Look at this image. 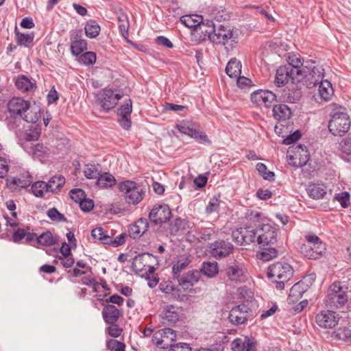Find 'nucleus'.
<instances>
[{
  "label": "nucleus",
  "mask_w": 351,
  "mask_h": 351,
  "mask_svg": "<svg viewBox=\"0 0 351 351\" xmlns=\"http://www.w3.org/2000/svg\"><path fill=\"white\" fill-rule=\"evenodd\" d=\"M171 216V212L167 205L155 206L149 214V218L155 225H160L168 221Z\"/></svg>",
  "instance_id": "21"
},
{
  "label": "nucleus",
  "mask_w": 351,
  "mask_h": 351,
  "mask_svg": "<svg viewBox=\"0 0 351 351\" xmlns=\"http://www.w3.org/2000/svg\"><path fill=\"white\" fill-rule=\"evenodd\" d=\"M44 232L37 236L36 233L27 232L26 230L19 228L14 232L12 234V241L15 243L23 241L26 244L32 245L37 248L43 249L44 242Z\"/></svg>",
  "instance_id": "11"
},
{
  "label": "nucleus",
  "mask_w": 351,
  "mask_h": 351,
  "mask_svg": "<svg viewBox=\"0 0 351 351\" xmlns=\"http://www.w3.org/2000/svg\"><path fill=\"white\" fill-rule=\"evenodd\" d=\"M278 254V251L274 247H264L257 253V258L263 261H269L274 258H276Z\"/></svg>",
  "instance_id": "50"
},
{
  "label": "nucleus",
  "mask_w": 351,
  "mask_h": 351,
  "mask_svg": "<svg viewBox=\"0 0 351 351\" xmlns=\"http://www.w3.org/2000/svg\"><path fill=\"white\" fill-rule=\"evenodd\" d=\"M308 289V284H304L302 280H300L291 288L288 300L290 302H298Z\"/></svg>",
  "instance_id": "31"
},
{
  "label": "nucleus",
  "mask_w": 351,
  "mask_h": 351,
  "mask_svg": "<svg viewBox=\"0 0 351 351\" xmlns=\"http://www.w3.org/2000/svg\"><path fill=\"white\" fill-rule=\"evenodd\" d=\"M76 203H78L80 208L84 212L90 211L94 207L93 199H73Z\"/></svg>",
  "instance_id": "58"
},
{
  "label": "nucleus",
  "mask_w": 351,
  "mask_h": 351,
  "mask_svg": "<svg viewBox=\"0 0 351 351\" xmlns=\"http://www.w3.org/2000/svg\"><path fill=\"white\" fill-rule=\"evenodd\" d=\"M142 199H125V202H118L107 206L104 210L106 213L119 214L132 210L130 204L134 206L140 203Z\"/></svg>",
  "instance_id": "25"
},
{
  "label": "nucleus",
  "mask_w": 351,
  "mask_h": 351,
  "mask_svg": "<svg viewBox=\"0 0 351 351\" xmlns=\"http://www.w3.org/2000/svg\"><path fill=\"white\" fill-rule=\"evenodd\" d=\"M226 74L231 78H236L241 73V63L236 58H232L226 67Z\"/></svg>",
  "instance_id": "40"
},
{
  "label": "nucleus",
  "mask_w": 351,
  "mask_h": 351,
  "mask_svg": "<svg viewBox=\"0 0 351 351\" xmlns=\"http://www.w3.org/2000/svg\"><path fill=\"white\" fill-rule=\"evenodd\" d=\"M215 31L216 27L213 21L209 19L204 21L202 16V22L198 25L196 32L200 34L201 37L205 39L206 36L209 38V36Z\"/></svg>",
  "instance_id": "35"
},
{
  "label": "nucleus",
  "mask_w": 351,
  "mask_h": 351,
  "mask_svg": "<svg viewBox=\"0 0 351 351\" xmlns=\"http://www.w3.org/2000/svg\"><path fill=\"white\" fill-rule=\"evenodd\" d=\"M122 97V94L115 93L113 90L107 88L102 89L96 96L100 106L106 112L113 109Z\"/></svg>",
  "instance_id": "12"
},
{
  "label": "nucleus",
  "mask_w": 351,
  "mask_h": 351,
  "mask_svg": "<svg viewBox=\"0 0 351 351\" xmlns=\"http://www.w3.org/2000/svg\"><path fill=\"white\" fill-rule=\"evenodd\" d=\"M186 227H189V221L185 219H182L180 218H177L173 224L171 225L170 228V232L171 233L176 234L180 230H184Z\"/></svg>",
  "instance_id": "57"
},
{
  "label": "nucleus",
  "mask_w": 351,
  "mask_h": 351,
  "mask_svg": "<svg viewBox=\"0 0 351 351\" xmlns=\"http://www.w3.org/2000/svg\"><path fill=\"white\" fill-rule=\"evenodd\" d=\"M47 217L55 223L67 222L64 215L60 213L56 208H52L47 210Z\"/></svg>",
  "instance_id": "53"
},
{
  "label": "nucleus",
  "mask_w": 351,
  "mask_h": 351,
  "mask_svg": "<svg viewBox=\"0 0 351 351\" xmlns=\"http://www.w3.org/2000/svg\"><path fill=\"white\" fill-rule=\"evenodd\" d=\"M32 158L34 160H38L40 163L44 160V145L43 143H37L32 147Z\"/></svg>",
  "instance_id": "55"
},
{
  "label": "nucleus",
  "mask_w": 351,
  "mask_h": 351,
  "mask_svg": "<svg viewBox=\"0 0 351 351\" xmlns=\"http://www.w3.org/2000/svg\"><path fill=\"white\" fill-rule=\"evenodd\" d=\"M190 261L188 258H182L179 259L172 267V273L173 279L180 278V274L189 265Z\"/></svg>",
  "instance_id": "49"
},
{
  "label": "nucleus",
  "mask_w": 351,
  "mask_h": 351,
  "mask_svg": "<svg viewBox=\"0 0 351 351\" xmlns=\"http://www.w3.org/2000/svg\"><path fill=\"white\" fill-rule=\"evenodd\" d=\"M78 36L77 32H72L71 33V51L74 56H79L87 49L86 41L84 39H78Z\"/></svg>",
  "instance_id": "29"
},
{
  "label": "nucleus",
  "mask_w": 351,
  "mask_h": 351,
  "mask_svg": "<svg viewBox=\"0 0 351 351\" xmlns=\"http://www.w3.org/2000/svg\"><path fill=\"white\" fill-rule=\"evenodd\" d=\"M256 169L265 180H267L269 181L274 180V172L267 170V167L265 164L262 162L257 163Z\"/></svg>",
  "instance_id": "52"
},
{
  "label": "nucleus",
  "mask_w": 351,
  "mask_h": 351,
  "mask_svg": "<svg viewBox=\"0 0 351 351\" xmlns=\"http://www.w3.org/2000/svg\"><path fill=\"white\" fill-rule=\"evenodd\" d=\"M86 36L90 38H96L101 30L99 25L95 20H89L84 27Z\"/></svg>",
  "instance_id": "47"
},
{
  "label": "nucleus",
  "mask_w": 351,
  "mask_h": 351,
  "mask_svg": "<svg viewBox=\"0 0 351 351\" xmlns=\"http://www.w3.org/2000/svg\"><path fill=\"white\" fill-rule=\"evenodd\" d=\"M15 85L23 93L32 92L36 88L35 82H32L29 78L23 75H19L16 78Z\"/></svg>",
  "instance_id": "33"
},
{
  "label": "nucleus",
  "mask_w": 351,
  "mask_h": 351,
  "mask_svg": "<svg viewBox=\"0 0 351 351\" xmlns=\"http://www.w3.org/2000/svg\"><path fill=\"white\" fill-rule=\"evenodd\" d=\"M40 117V110L36 106L29 107V110H25V113L23 114V118L27 123H36Z\"/></svg>",
  "instance_id": "48"
},
{
  "label": "nucleus",
  "mask_w": 351,
  "mask_h": 351,
  "mask_svg": "<svg viewBox=\"0 0 351 351\" xmlns=\"http://www.w3.org/2000/svg\"><path fill=\"white\" fill-rule=\"evenodd\" d=\"M341 152L347 155H351V134H349L340 143Z\"/></svg>",
  "instance_id": "61"
},
{
  "label": "nucleus",
  "mask_w": 351,
  "mask_h": 351,
  "mask_svg": "<svg viewBox=\"0 0 351 351\" xmlns=\"http://www.w3.org/2000/svg\"><path fill=\"white\" fill-rule=\"evenodd\" d=\"M200 272L197 270H191L177 279L179 286L184 291H188L191 295L198 294L202 292L200 287H194L200 280Z\"/></svg>",
  "instance_id": "9"
},
{
  "label": "nucleus",
  "mask_w": 351,
  "mask_h": 351,
  "mask_svg": "<svg viewBox=\"0 0 351 351\" xmlns=\"http://www.w3.org/2000/svg\"><path fill=\"white\" fill-rule=\"evenodd\" d=\"M310 197H324L327 193V188L323 183H310L306 188Z\"/></svg>",
  "instance_id": "37"
},
{
  "label": "nucleus",
  "mask_w": 351,
  "mask_h": 351,
  "mask_svg": "<svg viewBox=\"0 0 351 351\" xmlns=\"http://www.w3.org/2000/svg\"><path fill=\"white\" fill-rule=\"evenodd\" d=\"M263 215L262 222L258 223L257 229V243L263 246L274 245L277 241L278 230L268 223H263Z\"/></svg>",
  "instance_id": "10"
},
{
  "label": "nucleus",
  "mask_w": 351,
  "mask_h": 351,
  "mask_svg": "<svg viewBox=\"0 0 351 351\" xmlns=\"http://www.w3.org/2000/svg\"><path fill=\"white\" fill-rule=\"evenodd\" d=\"M295 73H293L291 69L286 67L285 65L280 66L276 71L275 77V84L277 88L282 87L288 83L291 80L293 84L298 83V77L296 76Z\"/></svg>",
  "instance_id": "23"
},
{
  "label": "nucleus",
  "mask_w": 351,
  "mask_h": 351,
  "mask_svg": "<svg viewBox=\"0 0 351 351\" xmlns=\"http://www.w3.org/2000/svg\"><path fill=\"white\" fill-rule=\"evenodd\" d=\"M246 218L249 225L244 228H237L232 233L233 240L241 245H249L257 241V229L258 223L262 222L263 213L258 211L248 210L246 213Z\"/></svg>",
  "instance_id": "1"
},
{
  "label": "nucleus",
  "mask_w": 351,
  "mask_h": 351,
  "mask_svg": "<svg viewBox=\"0 0 351 351\" xmlns=\"http://www.w3.org/2000/svg\"><path fill=\"white\" fill-rule=\"evenodd\" d=\"M200 272L209 278L215 277L219 273L217 262H204L202 264Z\"/></svg>",
  "instance_id": "46"
},
{
  "label": "nucleus",
  "mask_w": 351,
  "mask_h": 351,
  "mask_svg": "<svg viewBox=\"0 0 351 351\" xmlns=\"http://www.w3.org/2000/svg\"><path fill=\"white\" fill-rule=\"evenodd\" d=\"M302 136V133L299 130H295L293 133L289 134L282 141L284 145H291L298 141Z\"/></svg>",
  "instance_id": "62"
},
{
  "label": "nucleus",
  "mask_w": 351,
  "mask_h": 351,
  "mask_svg": "<svg viewBox=\"0 0 351 351\" xmlns=\"http://www.w3.org/2000/svg\"><path fill=\"white\" fill-rule=\"evenodd\" d=\"M350 127V120L346 108H340L333 112L328 123V130L334 136H341L348 132Z\"/></svg>",
  "instance_id": "5"
},
{
  "label": "nucleus",
  "mask_w": 351,
  "mask_h": 351,
  "mask_svg": "<svg viewBox=\"0 0 351 351\" xmlns=\"http://www.w3.org/2000/svg\"><path fill=\"white\" fill-rule=\"evenodd\" d=\"M116 183L117 180L114 176L108 172L100 174L96 181L97 185L101 189L110 188L114 186Z\"/></svg>",
  "instance_id": "43"
},
{
  "label": "nucleus",
  "mask_w": 351,
  "mask_h": 351,
  "mask_svg": "<svg viewBox=\"0 0 351 351\" xmlns=\"http://www.w3.org/2000/svg\"><path fill=\"white\" fill-rule=\"evenodd\" d=\"M227 276L231 281L241 282L244 280L243 267L241 264L234 263L227 268Z\"/></svg>",
  "instance_id": "34"
},
{
  "label": "nucleus",
  "mask_w": 351,
  "mask_h": 351,
  "mask_svg": "<svg viewBox=\"0 0 351 351\" xmlns=\"http://www.w3.org/2000/svg\"><path fill=\"white\" fill-rule=\"evenodd\" d=\"M302 96V91L301 88L298 84L293 86L289 88L283 97V99L289 103H296L298 102Z\"/></svg>",
  "instance_id": "42"
},
{
  "label": "nucleus",
  "mask_w": 351,
  "mask_h": 351,
  "mask_svg": "<svg viewBox=\"0 0 351 351\" xmlns=\"http://www.w3.org/2000/svg\"><path fill=\"white\" fill-rule=\"evenodd\" d=\"M119 192L123 193L125 197H144L149 191V184L146 180H126L117 184Z\"/></svg>",
  "instance_id": "3"
},
{
  "label": "nucleus",
  "mask_w": 351,
  "mask_h": 351,
  "mask_svg": "<svg viewBox=\"0 0 351 351\" xmlns=\"http://www.w3.org/2000/svg\"><path fill=\"white\" fill-rule=\"evenodd\" d=\"M251 313L250 308L245 304H240L232 308L229 313L228 319L235 326L245 324Z\"/></svg>",
  "instance_id": "20"
},
{
  "label": "nucleus",
  "mask_w": 351,
  "mask_h": 351,
  "mask_svg": "<svg viewBox=\"0 0 351 351\" xmlns=\"http://www.w3.org/2000/svg\"><path fill=\"white\" fill-rule=\"evenodd\" d=\"M159 289L165 298L169 301L184 302L188 300L187 295L183 293L182 289L171 280L161 282Z\"/></svg>",
  "instance_id": "14"
},
{
  "label": "nucleus",
  "mask_w": 351,
  "mask_h": 351,
  "mask_svg": "<svg viewBox=\"0 0 351 351\" xmlns=\"http://www.w3.org/2000/svg\"><path fill=\"white\" fill-rule=\"evenodd\" d=\"M32 182V177L29 173L20 175L19 177L7 179V186L10 190H16L18 188H26Z\"/></svg>",
  "instance_id": "27"
},
{
  "label": "nucleus",
  "mask_w": 351,
  "mask_h": 351,
  "mask_svg": "<svg viewBox=\"0 0 351 351\" xmlns=\"http://www.w3.org/2000/svg\"><path fill=\"white\" fill-rule=\"evenodd\" d=\"M84 174L88 179L96 178L97 180L101 173L95 165H88L84 170Z\"/></svg>",
  "instance_id": "60"
},
{
  "label": "nucleus",
  "mask_w": 351,
  "mask_h": 351,
  "mask_svg": "<svg viewBox=\"0 0 351 351\" xmlns=\"http://www.w3.org/2000/svg\"><path fill=\"white\" fill-rule=\"evenodd\" d=\"M305 237L308 245L303 244L302 245V253L308 259L320 258L325 253L326 245L315 234H307Z\"/></svg>",
  "instance_id": "7"
},
{
  "label": "nucleus",
  "mask_w": 351,
  "mask_h": 351,
  "mask_svg": "<svg viewBox=\"0 0 351 351\" xmlns=\"http://www.w3.org/2000/svg\"><path fill=\"white\" fill-rule=\"evenodd\" d=\"M120 311L112 304H108L102 310L104 322L108 324H115L120 317Z\"/></svg>",
  "instance_id": "30"
},
{
  "label": "nucleus",
  "mask_w": 351,
  "mask_h": 351,
  "mask_svg": "<svg viewBox=\"0 0 351 351\" xmlns=\"http://www.w3.org/2000/svg\"><path fill=\"white\" fill-rule=\"evenodd\" d=\"M186 134L200 143H206L210 144L211 143L205 132L196 130L191 124H190Z\"/></svg>",
  "instance_id": "44"
},
{
  "label": "nucleus",
  "mask_w": 351,
  "mask_h": 351,
  "mask_svg": "<svg viewBox=\"0 0 351 351\" xmlns=\"http://www.w3.org/2000/svg\"><path fill=\"white\" fill-rule=\"evenodd\" d=\"M162 317L169 324H175L179 319V315L176 312L175 307L171 306L163 311Z\"/></svg>",
  "instance_id": "51"
},
{
  "label": "nucleus",
  "mask_w": 351,
  "mask_h": 351,
  "mask_svg": "<svg viewBox=\"0 0 351 351\" xmlns=\"http://www.w3.org/2000/svg\"><path fill=\"white\" fill-rule=\"evenodd\" d=\"M291 70L294 74L300 77L302 75L304 69V62L300 57H297L295 55L289 56L288 58V64L285 65Z\"/></svg>",
  "instance_id": "36"
},
{
  "label": "nucleus",
  "mask_w": 351,
  "mask_h": 351,
  "mask_svg": "<svg viewBox=\"0 0 351 351\" xmlns=\"http://www.w3.org/2000/svg\"><path fill=\"white\" fill-rule=\"evenodd\" d=\"M309 207L318 208L321 210H329L335 207L336 202H339L342 208H348L350 204V199H304Z\"/></svg>",
  "instance_id": "16"
},
{
  "label": "nucleus",
  "mask_w": 351,
  "mask_h": 351,
  "mask_svg": "<svg viewBox=\"0 0 351 351\" xmlns=\"http://www.w3.org/2000/svg\"><path fill=\"white\" fill-rule=\"evenodd\" d=\"M278 92V90H276ZM277 93L269 90L259 89L251 94V101L258 106L270 107L274 101H277Z\"/></svg>",
  "instance_id": "18"
},
{
  "label": "nucleus",
  "mask_w": 351,
  "mask_h": 351,
  "mask_svg": "<svg viewBox=\"0 0 351 351\" xmlns=\"http://www.w3.org/2000/svg\"><path fill=\"white\" fill-rule=\"evenodd\" d=\"M336 337L343 341H351V330L347 328H340L335 331Z\"/></svg>",
  "instance_id": "63"
},
{
  "label": "nucleus",
  "mask_w": 351,
  "mask_h": 351,
  "mask_svg": "<svg viewBox=\"0 0 351 351\" xmlns=\"http://www.w3.org/2000/svg\"><path fill=\"white\" fill-rule=\"evenodd\" d=\"M347 287L341 286V282L332 283L325 298V304L331 308H339L348 302Z\"/></svg>",
  "instance_id": "6"
},
{
  "label": "nucleus",
  "mask_w": 351,
  "mask_h": 351,
  "mask_svg": "<svg viewBox=\"0 0 351 351\" xmlns=\"http://www.w3.org/2000/svg\"><path fill=\"white\" fill-rule=\"evenodd\" d=\"M319 84L318 94L320 98L324 101H328L333 95V88L330 82L322 80Z\"/></svg>",
  "instance_id": "41"
},
{
  "label": "nucleus",
  "mask_w": 351,
  "mask_h": 351,
  "mask_svg": "<svg viewBox=\"0 0 351 351\" xmlns=\"http://www.w3.org/2000/svg\"><path fill=\"white\" fill-rule=\"evenodd\" d=\"M79 61L87 66L92 65L96 62V53L93 51L85 52L80 56Z\"/></svg>",
  "instance_id": "56"
},
{
  "label": "nucleus",
  "mask_w": 351,
  "mask_h": 351,
  "mask_svg": "<svg viewBox=\"0 0 351 351\" xmlns=\"http://www.w3.org/2000/svg\"><path fill=\"white\" fill-rule=\"evenodd\" d=\"M324 77V69L315 61L309 60L304 62L303 71L298 78V83L302 82L308 88H311L322 81Z\"/></svg>",
  "instance_id": "2"
},
{
  "label": "nucleus",
  "mask_w": 351,
  "mask_h": 351,
  "mask_svg": "<svg viewBox=\"0 0 351 351\" xmlns=\"http://www.w3.org/2000/svg\"><path fill=\"white\" fill-rule=\"evenodd\" d=\"M287 158L295 167H302L307 165L310 154L307 147L304 145H293L287 150Z\"/></svg>",
  "instance_id": "8"
},
{
  "label": "nucleus",
  "mask_w": 351,
  "mask_h": 351,
  "mask_svg": "<svg viewBox=\"0 0 351 351\" xmlns=\"http://www.w3.org/2000/svg\"><path fill=\"white\" fill-rule=\"evenodd\" d=\"M233 351H255L256 343L254 339L245 336L235 339L231 343Z\"/></svg>",
  "instance_id": "28"
},
{
  "label": "nucleus",
  "mask_w": 351,
  "mask_h": 351,
  "mask_svg": "<svg viewBox=\"0 0 351 351\" xmlns=\"http://www.w3.org/2000/svg\"><path fill=\"white\" fill-rule=\"evenodd\" d=\"M132 112V101L131 99H127L123 104L117 108V114L119 117L118 123L121 127L130 130L132 126L131 114Z\"/></svg>",
  "instance_id": "17"
},
{
  "label": "nucleus",
  "mask_w": 351,
  "mask_h": 351,
  "mask_svg": "<svg viewBox=\"0 0 351 351\" xmlns=\"http://www.w3.org/2000/svg\"><path fill=\"white\" fill-rule=\"evenodd\" d=\"M64 183L65 178L64 176L61 175L53 176L48 182H45V193H56V191L62 187Z\"/></svg>",
  "instance_id": "39"
},
{
  "label": "nucleus",
  "mask_w": 351,
  "mask_h": 351,
  "mask_svg": "<svg viewBox=\"0 0 351 351\" xmlns=\"http://www.w3.org/2000/svg\"><path fill=\"white\" fill-rule=\"evenodd\" d=\"M176 340L175 330L169 328L160 330L154 334L152 341L156 346L161 349H171Z\"/></svg>",
  "instance_id": "13"
},
{
  "label": "nucleus",
  "mask_w": 351,
  "mask_h": 351,
  "mask_svg": "<svg viewBox=\"0 0 351 351\" xmlns=\"http://www.w3.org/2000/svg\"><path fill=\"white\" fill-rule=\"evenodd\" d=\"M272 112L274 119L279 121L289 119L292 114L291 108L285 104L274 105Z\"/></svg>",
  "instance_id": "32"
},
{
  "label": "nucleus",
  "mask_w": 351,
  "mask_h": 351,
  "mask_svg": "<svg viewBox=\"0 0 351 351\" xmlns=\"http://www.w3.org/2000/svg\"><path fill=\"white\" fill-rule=\"evenodd\" d=\"M209 40L216 44L224 45L227 51L233 49L238 43V36L234 35L233 29L228 26L219 25L211 35Z\"/></svg>",
  "instance_id": "4"
},
{
  "label": "nucleus",
  "mask_w": 351,
  "mask_h": 351,
  "mask_svg": "<svg viewBox=\"0 0 351 351\" xmlns=\"http://www.w3.org/2000/svg\"><path fill=\"white\" fill-rule=\"evenodd\" d=\"M16 38L19 45L28 47L32 43L34 36L32 34L20 33L16 30Z\"/></svg>",
  "instance_id": "54"
},
{
  "label": "nucleus",
  "mask_w": 351,
  "mask_h": 351,
  "mask_svg": "<svg viewBox=\"0 0 351 351\" xmlns=\"http://www.w3.org/2000/svg\"><path fill=\"white\" fill-rule=\"evenodd\" d=\"M181 22L196 32L198 25L202 22V15H185L180 18Z\"/></svg>",
  "instance_id": "45"
},
{
  "label": "nucleus",
  "mask_w": 351,
  "mask_h": 351,
  "mask_svg": "<svg viewBox=\"0 0 351 351\" xmlns=\"http://www.w3.org/2000/svg\"><path fill=\"white\" fill-rule=\"evenodd\" d=\"M293 269L285 262H276L269 267L268 276L273 279L289 280L293 276Z\"/></svg>",
  "instance_id": "15"
},
{
  "label": "nucleus",
  "mask_w": 351,
  "mask_h": 351,
  "mask_svg": "<svg viewBox=\"0 0 351 351\" xmlns=\"http://www.w3.org/2000/svg\"><path fill=\"white\" fill-rule=\"evenodd\" d=\"M148 227L147 219L140 218L129 226L128 234L134 239H140L147 231Z\"/></svg>",
  "instance_id": "26"
},
{
  "label": "nucleus",
  "mask_w": 351,
  "mask_h": 351,
  "mask_svg": "<svg viewBox=\"0 0 351 351\" xmlns=\"http://www.w3.org/2000/svg\"><path fill=\"white\" fill-rule=\"evenodd\" d=\"M106 347L111 351H125V349L124 343L112 339L107 341Z\"/></svg>",
  "instance_id": "59"
},
{
  "label": "nucleus",
  "mask_w": 351,
  "mask_h": 351,
  "mask_svg": "<svg viewBox=\"0 0 351 351\" xmlns=\"http://www.w3.org/2000/svg\"><path fill=\"white\" fill-rule=\"evenodd\" d=\"M151 257L149 253H144L136 256L132 263V268L136 273H141L146 270L147 258Z\"/></svg>",
  "instance_id": "38"
},
{
  "label": "nucleus",
  "mask_w": 351,
  "mask_h": 351,
  "mask_svg": "<svg viewBox=\"0 0 351 351\" xmlns=\"http://www.w3.org/2000/svg\"><path fill=\"white\" fill-rule=\"evenodd\" d=\"M316 323L323 328H332L335 327L339 321V315L330 310L322 311L316 315Z\"/></svg>",
  "instance_id": "22"
},
{
  "label": "nucleus",
  "mask_w": 351,
  "mask_h": 351,
  "mask_svg": "<svg viewBox=\"0 0 351 351\" xmlns=\"http://www.w3.org/2000/svg\"><path fill=\"white\" fill-rule=\"evenodd\" d=\"M29 107V102L20 97L12 98L8 104V111L13 117H22Z\"/></svg>",
  "instance_id": "24"
},
{
  "label": "nucleus",
  "mask_w": 351,
  "mask_h": 351,
  "mask_svg": "<svg viewBox=\"0 0 351 351\" xmlns=\"http://www.w3.org/2000/svg\"><path fill=\"white\" fill-rule=\"evenodd\" d=\"M209 249L212 256L219 259L229 256L232 252L234 246L228 241L217 240L210 244Z\"/></svg>",
  "instance_id": "19"
},
{
  "label": "nucleus",
  "mask_w": 351,
  "mask_h": 351,
  "mask_svg": "<svg viewBox=\"0 0 351 351\" xmlns=\"http://www.w3.org/2000/svg\"><path fill=\"white\" fill-rule=\"evenodd\" d=\"M44 182L43 181H38L34 182L32 186V191L33 194L36 197H42L43 194V186Z\"/></svg>",
  "instance_id": "64"
}]
</instances>
